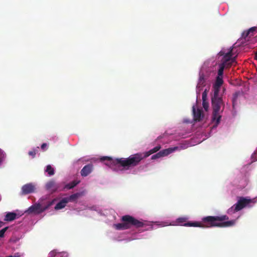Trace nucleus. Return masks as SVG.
I'll use <instances>...</instances> for the list:
<instances>
[{
	"instance_id": "72a5a7b5",
	"label": "nucleus",
	"mask_w": 257,
	"mask_h": 257,
	"mask_svg": "<svg viewBox=\"0 0 257 257\" xmlns=\"http://www.w3.org/2000/svg\"><path fill=\"white\" fill-rule=\"evenodd\" d=\"M254 58L257 60V51H256L255 53Z\"/></svg>"
},
{
	"instance_id": "cd10ccee",
	"label": "nucleus",
	"mask_w": 257,
	"mask_h": 257,
	"mask_svg": "<svg viewBox=\"0 0 257 257\" xmlns=\"http://www.w3.org/2000/svg\"><path fill=\"white\" fill-rule=\"evenodd\" d=\"M203 107L205 110H207L209 107V103L207 101H202Z\"/></svg>"
},
{
	"instance_id": "1a4fd4ad",
	"label": "nucleus",
	"mask_w": 257,
	"mask_h": 257,
	"mask_svg": "<svg viewBox=\"0 0 257 257\" xmlns=\"http://www.w3.org/2000/svg\"><path fill=\"white\" fill-rule=\"evenodd\" d=\"M223 83V78L216 77L215 83L213 85V93H219L221 86Z\"/></svg>"
},
{
	"instance_id": "f257e3e1",
	"label": "nucleus",
	"mask_w": 257,
	"mask_h": 257,
	"mask_svg": "<svg viewBox=\"0 0 257 257\" xmlns=\"http://www.w3.org/2000/svg\"><path fill=\"white\" fill-rule=\"evenodd\" d=\"M226 215L221 216H208L202 219V222H187V218L179 217L176 219V222L180 225L189 227H200L209 228L212 227H226L233 226L236 220L223 221L228 220Z\"/></svg>"
},
{
	"instance_id": "39448f33",
	"label": "nucleus",
	"mask_w": 257,
	"mask_h": 257,
	"mask_svg": "<svg viewBox=\"0 0 257 257\" xmlns=\"http://www.w3.org/2000/svg\"><path fill=\"white\" fill-rule=\"evenodd\" d=\"M233 47H230L227 52H225L224 50L220 51L218 55L222 56L223 58L221 60V63L224 64L227 67H230L232 63L235 62L236 56L232 57L233 56Z\"/></svg>"
},
{
	"instance_id": "7ed1b4c3",
	"label": "nucleus",
	"mask_w": 257,
	"mask_h": 257,
	"mask_svg": "<svg viewBox=\"0 0 257 257\" xmlns=\"http://www.w3.org/2000/svg\"><path fill=\"white\" fill-rule=\"evenodd\" d=\"M211 103L213 109L212 120L215 124L213 126H216L220 121L221 116L220 112L222 111L224 104L221 95L219 93H213L211 97Z\"/></svg>"
},
{
	"instance_id": "c85d7f7f",
	"label": "nucleus",
	"mask_w": 257,
	"mask_h": 257,
	"mask_svg": "<svg viewBox=\"0 0 257 257\" xmlns=\"http://www.w3.org/2000/svg\"><path fill=\"white\" fill-rule=\"evenodd\" d=\"M161 157H162L161 156V154H160V152H158V153L156 154L155 155H153L151 157V159L155 160L156 159L160 158Z\"/></svg>"
},
{
	"instance_id": "393cba45",
	"label": "nucleus",
	"mask_w": 257,
	"mask_h": 257,
	"mask_svg": "<svg viewBox=\"0 0 257 257\" xmlns=\"http://www.w3.org/2000/svg\"><path fill=\"white\" fill-rule=\"evenodd\" d=\"M161 148V147L159 145H158L157 146L155 147L153 149H151L150 150V152H151V154H153L154 153L157 152L158 151H159L160 150Z\"/></svg>"
},
{
	"instance_id": "6e6552de",
	"label": "nucleus",
	"mask_w": 257,
	"mask_h": 257,
	"mask_svg": "<svg viewBox=\"0 0 257 257\" xmlns=\"http://www.w3.org/2000/svg\"><path fill=\"white\" fill-rule=\"evenodd\" d=\"M256 32H257L256 27H251L247 31H244L242 34V38L240 40V41H241V43L243 44L244 40H245L246 38L248 37H250L253 36Z\"/></svg>"
},
{
	"instance_id": "9b49d317",
	"label": "nucleus",
	"mask_w": 257,
	"mask_h": 257,
	"mask_svg": "<svg viewBox=\"0 0 257 257\" xmlns=\"http://www.w3.org/2000/svg\"><path fill=\"white\" fill-rule=\"evenodd\" d=\"M93 168V165L92 163L84 166L80 171L81 175L82 177L87 176L92 172Z\"/></svg>"
},
{
	"instance_id": "bb28decb",
	"label": "nucleus",
	"mask_w": 257,
	"mask_h": 257,
	"mask_svg": "<svg viewBox=\"0 0 257 257\" xmlns=\"http://www.w3.org/2000/svg\"><path fill=\"white\" fill-rule=\"evenodd\" d=\"M8 229V227H6L0 230V237H3L5 232Z\"/></svg>"
},
{
	"instance_id": "ddd939ff",
	"label": "nucleus",
	"mask_w": 257,
	"mask_h": 257,
	"mask_svg": "<svg viewBox=\"0 0 257 257\" xmlns=\"http://www.w3.org/2000/svg\"><path fill=\"white\" fill-rule=\"evenodd\" d=\"M179 149V147H175L173 148H169L163 150L161 151H160V153L161 154V156L162 157L167 156L168 155L171 154L173 152L175 151L176 150H177Z\"/></svg>"
},
{
	"instance_id": "aec40b11",
	"label": "nucleus",
	"mask_w": 257,
	"mask_h": 257,
	"mask_svg": "<svg viewBox=\"0 0 257 257\" xmlns=\"http://www.w3.org/2000/svg\"><path fill=\"white\" fill-rule=\"evenodd\" d=\"M64 254V253L58 252L57 250L54 249L49 252L48 257H63Z\"/></svg>"
},
{
	"instance_id": "f3484780",
	"label": "nucleus",
	"mask_w": 257,
	"mask_h": 257,
	"mask_svg": "<svg viewBox=\"0 0 257 257\" xmlns=\"http://www.w3.org/2000/svg\"><path fill=\"white\" fill-rule=\"evenodd\" d=\"M205 83V76H204V74L200 73L199 74V80H198V84H197V87L198 88H199L200 87L204 86Z\"/></svg>"
},
{
	"instance_id": "a878e982",
	"label": "nucleus",
	"mask_w": 257,
	"mask_h": 257,
	"mask_svg": "<svg viewBox=\"0 0 257 257\" xmlns=\"http://www.w3.org/2000/svg\"><path fill=\"white\" fill-rule=\"evenodd\" d=\"M239 94V92H235L233 95L232 98V105L234 107L235 105V101L237 98L238 95Z\"/></svg>"
},
{
	"instance_id": "f704fd0d",
	"label": "nucleus",
	"mask_w": 257,
	"mask_h": 257,
	"mask_svg": "<svg viewBox=\"0 0 257 257\" xmlns=\"http://www.w3.org/2000/svg\"><path fill=\"white\" fill-rule=\"evenodd\" d=\"M4 224L3 222L0 221V227H1Z\"/></svg>"
},
{
	"instance_id": "2f4dec72",
	"label": "nucleus",
	"mask_w": 257,
	"mask_h": 257,
	"mask_svg": "<svg viewBox=\"0 0 257 257\" xmlns=\"http://www.w3.org/2000/svg\"><path fill=\"white\" fill-rule=\"evenodd\" d=\"M54 200L52 201H49L47 205V206L44 208V209H46L49 208L50 206H51L53 203Z\"/></svg>"
},
{
	"instance_id": "f8f14e48",
	"label": "nucleus",
	"mask_w": 257,
	"mask_h": 257,
	"mask_svg": "<svg viewBox=\"0 0 257 257\" xmlns=\"http://www.w3.org/2000/svg\"><path fill=\"white\" fill-rule=\"evenodd\" d=\"M192 110L194 120L196 121H201L203 117V114L202 109H197L196 110L195 106H193Z\"/></svg>"
},
{
	"instance_id": "0eeeda50",
	"label": "nucleus",
	"mask_w": 257,
	"mask_h": 257,
	"mask_svg": "<svg viewBox=\"0 0 257 257\" xmlns=\"http://www.w3.org/2000/svg\"><path fill=\"white\" fill-rule=\"evenodd\" d=\"M45 188L51 193L63 190L61 183H56L54 180H51L45 185Z\"/></svg>"
},
{
	"instance_id": "7c9ffc66",
	"label": "nucleus",
	"mask_w": 257,
	"mask_h": 257,
	"mask_svg": "<svg viewBox=\"0 0 257 257\" xmlns=\"http://www.w3.org/2000/svg\"><path fill=\"white\" fill-rule=\"evenodd\" d=\"M251 158L253 161H257V152L252 155Z\"/></svg>"
},
{
	"instance_id": "c9c22d12",
	"label": "nucleus",
	"mask_w": 257,
	"mask_h": 257,
	"mask_svg": "<svg viewBox=\"0 0 257 257\" xmlns=\"http://www.w3.org/2000/svg\"><path fill=\"white\" fill-rule=\"evenodd\" d=\"M225 91V88H223V90H222L223 93H224Z\"/></svg>"
},
{
	"instance_id": "c756f323",
	"label": "nucleus",
	"mask_w": 257,
	"mask_h": 257,
	"mask_svg": "<svg viewBox=\"0 0 257 257\" xmlns=\"http://www.w3.org/2000/svg\"><path fill=\"white\" fill-rule=\"evenodd\" d=\"M28 154L30 156H32V157L34 158L35 157L36 154V151L35 150H33L32 151H30Z\"/></svg>"
},
{
	"instance_id": "473e14b6",
	"label": "nucleus",
	"mask_w": 257,
	"mask_h": 257,
	"mask_svg": "<svg viewBox=\"0 0 257 257\" xmlns=\"http://www.w3.org/2000/svg\"><path fill=\"white\" fill-rule=\"evenodd\" d=\"M47 144L46 143H43L42 145H41V149L43 150H45V148L47 147Z\"/></svg>"
},
{
	"instance_id": "dca6fc26",
	"label": "nucleus",
	"mask_w": 257,
	"mask_h": 257,
	"mask_svg": "<svg viewBox=\"0 0 257 257\" xmlns=\"http://www.w3.org/2000/svg\"><path fill=\"white\" fill-rule=\"evenodd\" d=\"M17 214L15 212H8L5 216L4 220L6 221H12L17 217Z\"/></svg>"
},
{
	"instance_id": "b1692460",
	"label": "nucleus",
	"mask_w": 257,
	"mask_h": 257,
	"mask_svg": "<svg viewBox=\"0 0 257 257\" xmlns=\"http://www.w3.org/2000/svg\"><path fill=\"white\" fill-rule=\"evenodd\" d=\"M207 93H208V91L206 89L203 92L202 94V101H207Z\"/></svg>"
},
{
	"instance_id": "a211bd4d",
	"label": "nucleus",
	"mask_w": 257,
	"mask_h": 257,
	"mask_svg": "<svg viewBox=\"0 0 257 257\" xmlns=\"http://www.w3.org/2000/svg\"><path fill=\"white\" fill-rule=\"evenodd\" d=\"M81 196L80 193H76L71 195L69 197H66L68 202H73Z\"/></svg>"
},
{
	"instance_id": "20e7f679",
	"label": "nucleus",
	"mask_w": 257,
	"mask_h": 257,
	"mask_svg": "<svg viewBox=\"0 0 257 257\" xmlns=\"http://www.w3.org/2000/svg\"><path fill=\"white\" fill-rule=\"evenodd\" d=\"M121 220L122 221V223L114 224L113 225L114 227L116 230H125L131 228L132 226L139 228L143 227L144 225L143 222L129 215L123 216L121 217Z\"/></svg>"
},
{
	"instance_id": "9d476101",
	"label": "nucleus",
	"mask_w": 257,
	"mask_h": 257,
	"mask_svg": "<svg viewBox=\"0 0 257 257\" xmlns=\"http://www.w3.org/2000/svg\"><path fill=\"white\" fill-rule=\"evenodd\" d=\"M35 186L32 183H28L23 185L22 187V195H26L32 193L35 191Z\"/></svg>"
},
{
	"instance_id": "2eb2a0df",
	"label": "nucleus",
	"mask_w": 257,
	"mask_h": 257,
	"mask_svg": "<svg viewBox=\"0 0 257 257\" xmlns=\"http://www.w3.org/2000/svg\"><path fill=\"white\" fill-rule=\"evenodd\" d=\"M41 207V205L39 204H34L30 206L26 211L29 214L38 211Z\"/></svg>"
},
{
	"instance_id": "423d86ee",
	"label": "nucleus",
	"mask_w": 257,
	"mask_h": 257,
	"mask_svg": "<svg viewBox=\"0 0 257 257\" xmlns=\"http://www.w3.org/2000/svg\"><path fill=\"white\" fill-rule=\"evenodd\" d=\"M251 202V200L244 197H240L236 203L227 210L228 214H233L235 212L238 211L245 207L247 205Z\"/></svg>"
},
{
	"instance_id": "412c9836",
	"label": "nucleus",
	"mask_w": 257,
	"mask_h": 257,
	"mask_svg": "<svg viewBox=\"0 0 257 257\" xmlns=\"http://www.w3.org/2000/svg\"><path fill=\"white\" fill-rule=\"evenodd\" d=\"M79 183V181H73L66 184L64 186V189H72V188H74L75 186H76Z\"/></svg>"
},
{
	"instance_id": "4468645a",
	"label": "nucleus",
	"mask_w": 257,
	"mask_h": 257,
	"mask_svg": "<svg viewBox=\"0 0 257 257\" xmlns=\"http://www.w3.org/2000/svg\"><path fill=\"white\" fill-rule=\"evenodd\" d=\"M68 202H69L66 197L63 198L55 206V209L59 210L64 208Z\"/></svg>"
},
{
	"instance_id": "6ab92c4d",
	"label": "nucleus",
	"mask_w": 257,
	"mask_h": 257,
	"mask_svg": "<svg viewBox=\"0 0 257 257\" xmlns=\"http://www.w3.org/2000/svg\"><path fill=\"white\" fill-rule=\"evenodd\" d=\"M225 67L229 68V67H227V66H226L224 64H222V63H221L219 65V68L218 71V76L217 77L223 78V71Z\"/></svg>"
},
{
	"instance_id": "f03ea898",
	"label": "nucleus",
	"mask_w": 257,
	"mask_h": 257,
	"mask_svg": "<svg viewBox=\"0 0 257 257\" xmlns=\"http://www.w3.org/2000/svg\"><path fill=\"white\" fill-rule=\"evenodd\" d=\"M152 155L150 150L144 153H137L130 156L127 158H119L113 159L109 157H102L100 160L108 161L110 166L120 165L121 166L128 169L131 167H135L139 165L140 162L144 159Z\"/></svg>"
},
{
	"instance_id": "5701e85b",
	"label": "nucleus",
	"mask_w": 257,
	"mask_h": 257,
	"mask_svg": "<svg viewBox=\"0 0 257 257\" xmlns=\"http://www.w3.org/2000/svg\"><path fill=\"white\" fill-rule=\"evenodd\" d=\"M5 158H6L5 153L0 149V165L4 161Z\"/></svg>"
},
{
	"instance_id": "4be33fe9",
	"label": "nucleus",
	"mask_w": 257,
	"mask_h": 257,
	"mask_svg": "<svg viewBox=\"0 0 257 257\" xmlns=\"http://www.w3.org/2000/svg\"><path fill=\"white\" fill-rule=\"evenodd\" d=\"M45 172H47L50 176H52L54 174V170L50 165H48L46 166Z\"/></svg>"
}]
</instances>
